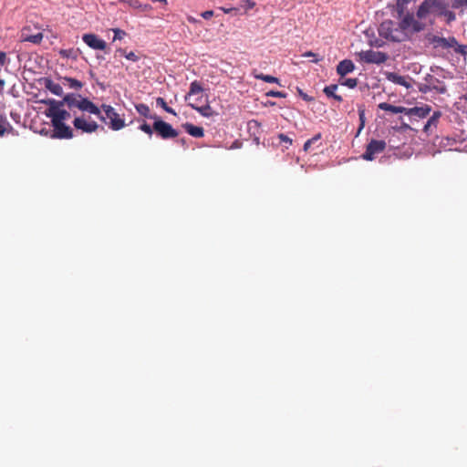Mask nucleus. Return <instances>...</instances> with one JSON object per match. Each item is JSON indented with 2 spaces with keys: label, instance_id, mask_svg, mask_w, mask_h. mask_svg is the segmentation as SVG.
Returning <instances> with one entry per match:
<instances>
[{
  "label": "nucleus",
  "instance_id": "8",
  "mask_svg": "<svg viewBox=\"0 0 467 467\" xmlns=\"http://www.w3.org/2000/svg\"><path fill=\"white\" fill-rule=\"evenodd\" d=\"M360 61L367 64H383L388 59V55L381 51H375L372 49L361 51L358 53Z\"/></svg>",
  "mask_w": 467,
  "mask_h": 467
},
{
  "label": "nucleus",
  "instance_id": "36",
  "mask_svg": "<svg viewBox=\"0 0 467 467\" xmlns=\"http://www.w3.org/2000/svg\"><path fill=\"white\" fill-rule=\"evenodd\" d=\"M140 130L143 132H145L146 134H148L150 137L152 136V132H153V126L150 127L148 123L146 122H143L140 126Z\"/></svg>",
  "mask_w": 467,
  "mask_h": 467
},
{
  "label": "nucleus",
  "instance_id": "16",
  "mask_svg": "<svg viewBox=\"0 0 467 467\" xmlns=\"http://www.w3.org/2000/svg\"><path fill=\"white\" fill-rule=\"evenodd\" d=\"M188 106H190L192 109L198 111L202 116L206 118H210L216 115V112L212 109L207 100L206 103L202 106H198V103H188Z\"/></svg>",
  "mask_w": 467,
  "mask_h": 467
},
{
  "label": "nucleus",
  "instance_id": "24",
  "mask_svg": "<svg viewBox=\"0 0 467 467\" xmlns=\"http://www.w3.org/2000/svg\"><path fill=\"white\" fill-rule=\"evenodd\" d=\"M429 84L431 86L432 89H435L440 94H443L447 91L446 86L433 77L429 80Z\"/></svg>",
  "mask_w": 467,
  "mask_h": 467
},
{
  "label": "nucleus",
  "instance_id": "9",
  "mask_svg": "<svg viewBox=\"0 0 467 467\" xmlns=\"http://www.w3.org/2000/svg\"><path fill=\"white\" fill-rule=\"evenodd\" d=\"M385 140H371L367 145L365 152L362 154V158L366 161H373L376 155L381 153L386 149Z\"/></svg>",
  "mask_w": 467,
  "mask_h": 467
},
{
  "label": "nucleus",
  "instance_id": "22",
  "mask_svg": "<svg viewBox=\"0 0 467 467\" xmlns=\"http://www.w3.org/2000/svg\"><path fill=\"white\" fill-rule=\"evenodd\" d=\"M45 87L54 95L61 96L63 94L62 86L58 83L54 82L51 79H46Z\"/></svg>",
  "mask_w": 467,
  "mask_h": 467
},
{
  "label": "nucleus",
  "instance_id": "5",
  "mask_svg": "<svg viewBox=\"0 0 467 467\" xmlns=\"http://www.w3.org/2000/svg\"><path fill=\"white\" fill-rule=\"evenodd\" d=\"M102 109L105 112V119H109L108 125L113 130H119L125 127V120L120 118L119 114L117 113L115 109L110 105L103 104L101 106Z\"/></svg>",
  "mask_w": 467,
  "mask_h": 467
},
{
  "label": "nucleus",
  "instance_id": "38",
  "mask_svg": "<svg viewBox=\"0 0 467 467\" xmlns=\"http://www.w3.org/2000/svg\"><path fill=\"white\" fill-rule=\"evenodd\" d=\"M341 84L344 86H347L349 88H354L358 85V79L357 78H347Z\"/></svg>",
  "mask_w": 467,
  "mask_h": 467
},
{
  "label": "nucleus",
  "instance_id": "17",
  "mask_svg": "<svg viewBox=\"0 0 467 467\" xmlns=\"http://www.w3.org/2000/svg\"><path fill=\"white\" fill-rule=\"evenodd\" d=\"M355 69V65L350 59H344L337 66V73L344 77L348 73H351Z\"/></svg>",
  "mask_w": 467,
  "mask_h": 467
},
{
  "label": "nucleus",
  "instance_id": "30",
  "mask_svg": "<svg viewBox=\"0 0 467 467\" xmlns=\"http://www.w3.org/2000/svg\"><path fill=\"white\" fill-rule=\"evenodd\" d=\"M117 52L120 53V55L124 56L127 59L131 60L133 62L139 60V57L133 51L126 52L125 49L119 48L118 49Z\"/></svg>",
  "mask_w": 467,
  "mask_h": 467
},
{
  "label": "nucleus",
  "instance_id": "3",
  "mask_svg": "<svg viewBox=\"0 0 467 467\" xmlns=\"http://www.w3.org/2000/svg\"><path fill=\"white\" fill-rule=\"evenodd\" d=\"M45 104L48 106L46 109V116L49 119H57L60 121H65L70 118V113L66 109H62L63 102L56 100L54 99H49L44 101Z\"/></svg>",
  "mask_w": 467,
  "mask_h": 467
},
{
  "label": "nucleus",
  "instance_id": "34",
  "mask_svg": "<svg viewBox=\"0 0 467 467\" xmlns=\"http://www.w3.org/2000/svg\"><path fill=\"white\" fill-rule=\"evenodd\" d=\"M135 8H140L143 12L150 11L152 6L149 4L142 5L139 1H134L131 5Z\"/></svg>",
  "mask_w": 467,
  "mask_h": 467
},
{
  "label": "nucleus",
  "instance_id": "6",
  "mask_svg": "<svg viewBox=\"0 0 467 467\" xmlns=\"http://www.w3.org/2000/svg\"><path fill=\"white\" fill-rule=\"evenodd\" d=\"M153 119H155L153 130L159 137L163 140H168L178 136V131L173 129L171 124L158 119L156 116Z\"/></svg>",
  "mask_w": 467,
  "mask_h": 467
},
{
  "label": "nucleus",
  "instance_id": "2",
  "mask_svg": "<svg viewBox=\"0 0 467 467\" xmlns=\"http://www.w3.org/2000/svg\"><path fill=\"white\" fill-rule=\"evenodd\" d=\"M380 36L394 42H402L407 40V35L402 33L399 24L392 20L383 21L379 27Z\"/></svg>",
  "mask_w": 467,
  "mask_h": 467
},
{
  "label": "nucleus",
  "instance_id": "46",
  "mask_svg": "<svg viewBox=\"0 0 467 467\" xmlns=\"http://www.w3.org/2000/svg\"><path fill=\"white\" fill-rule=\"evenodd\" d=\"M224 14H229L231 13L232 11L234 10H236V8L234 7H231V8H225V7H221L220 8Z\"/></svg>",
  "mask_w": 467,
  "mask_h": 467
},
{
  "label": "nucleus",
  "instance_id": "21",
  "mask_svg": "<svg viewBox=\"0 0 467 467\" xmlns=\"http://www.w3.org/2000/svg\"><path fill=\"white\" fill-rule=\"evenodd\" d=\"M379 108L382 110L389 111L394 114H398V113L406 114V111H407V108H404L401 106H394V105L389 104L387 102L379 103Z\"/></svg>",
  "mask_w": 467,
  "mask_h": 467
},
{
  "label": "nucleus",
  "instance_id": "26",
  "mask_svg": "<svg viewBox=\"0 0 467 467\" xmlns=\"http://www.w3.org/2000/svg\"><path fill=\"white\" fill-rule=\"evenodd\" d=\"M64 82L70 88H73V89H80L83 87V83L82 82H80L79 80H78L76 78H73L66 77V78H64Z\"/></svg>",
  "mask_w": 467,
  "mask_h": 467
},
{
  "label": "nucleus",
  "instance_id": "18",
  "mask_svg": "<svg viewBox=\"0 0 467 467\" xmlns=\"http://www.w3.org/2000/svg\"><path fill=\"white\" fill-rule=\"evenodd\" d=\"M431 112V107L428 105H425L423 107H414L410 109H407L406 115L408 116H415L420 119H423L429 115Z\"/></svg>",
  "mask_w": 467,
  "mask_h": 467
},
{
  "label": "nucleus",
  "instance_id": "12",
  "mask_svg": "<svg viewBox=\"0 0 467 467\" xmlns=\"http://www.w3.org/2000/svg\"><path fill=\"white\" fill-rule=\"evenodd\" d=\"M78 109L98 116L102 121H105L104 116L101 115L100 109L92 101L87 98H80Z\"/></svg>",
  "mask_w": 467,
  "mask_h": 467
},
{
  "label": "nucleus",
  "instance_id": "37",
  "mask_svg": "<svg viewBox=\"0 0 467 467\" xmlns=\"http://www.w3.org/2000/svg\"><path fill=\"white\" fill-rule=\"evenodd\" d=\"M114 37L113 40H121L125 36L126 32L124 30H121L119 28L113 29Z\"/></svg>",
  "mask_w": 467,
  "mask_h": 467
},
{
  "label": "nucleus",
  "instance_id": "55",
  "mask_svg": "<svg viewBox=\"0 0 467 467\" xmlns=\"http://www.w3.org/2000/svg\"><path fill=\"white\" fill-rule=\"evenodd\" d=\"M465 99L467 100V93H466V96H465Z\"/></svg>",
  "mask_w": 467,
  "mask_h": 467
},
{
  "label": "nucleus",
  "instance_id": "44",
  "mask_svg": "<svg viewBox=\"0 0 467 467\" xmlns=\"http://www.w3.org/2000/svg\"><path fill=\"white\" fill-rule=\"evenodd\" d=\"M242 2L245 4L247 9H252L255 5L252 0H242Z\"/></svg>",
  "mask_w": 467,
  "mask_h": 467
},
{
  "label": "nucleus",
  "instance_id": "4",
  "mask_svg": "<svg viewBox=\"0 0 467 467\" xmlns=\"http://www.w3.org/2000/svg\"><path fill=\"white\" fill-rule=\"evenodd\" d=\"M399 26L402 33L407 35V39L414 33L420 32L424 28V25L417 21L410 14H407L399 23Z\"/></svg>",
  "mask_w": 467,
  "mask_h": 467
},
{
  "label": "nucleus",
  "instance_id": "40",
  "mask_svg": "<svg viewBox=\"0 0 467 467\" xmlns=\"http://www.w3.org/2000/svg\"><path fill=\"white\" fill-rule=\"evenodd\" d=\"M278 138H279L281 142H285V143H287L289 145L292 144V140L288 136H286L285 134L280 133L278 135Z\"/></svg>",
  "mask_w": 467,
  "mask_h": 467
},
{
  "label": "nucleus",
  "instance_id": "10",
  "mask_svg": "<svg viewBox=\"0 0 467 467\" xmlns=\"http://www.w3.org/2000/svg\"><path fill=\"white\" fill-rule=\"evenodd\" d=\"M202 91L203 88L201 83L197 80H194L190 85V90L185 96V100L189 101L188 103H198V106L202 101Z\"/></svg>",
  "mask_w": 467,
  "mask_h": 467
},
{
  "label": "nucleus",
  "instance_id": "45",
  "mask_svg": "<svg viewBox=\"0 0 467 467\" xmlns=\"http://www.w3.org/2000/svg\"><path fill=\"white\" fill-rule=\"evenodd\" d=\"M312 144H313V143H312V140H306V141L305 142V144H304V150L307 151V150L310 149V147H311V145H312Z\"/></svg>",
  "mask_w": 467,
  "mask_h": 467
},
{
  "label": "nucleus",
  "instance_id": "53",
  "mask_svg": "<svg viewBox=\"0 0 467 467\" xmlns=\"http://www.w3.org/2000/svg\"><path fill=\"white\" fill-rule=\"evenodd\" d=\"M5 86V81L3 79H0V88H3Z\"/></svg>",
  "mask_w": 467,
  "mask_h": 467
},
{
  "label": "nucleus",
  "instance_id": "29",
  "mask_svg": "<svg viewBox=\"0 0 467 467\" xmlns=\"http://www.w3.org/2000/svg\"><path fill=\"white\" fill-rule=\"evenodd\" d=\"M441 113L440 111H435L432 116L429 119L426 125L424 126V130H427L431 126H436L439 119L441 118Z\"/></svg>",
  "mask_w": 467,
  "mask_h": 467
},
{
  "label": "nucleus",
  "instance_id": "20",
  "mask_svg": "<svg viewBox=\"0 0 467 467\" xmlns=\"http://www.w3.org/2000/svg\"><path fill=\"white\" fill-rule=\"evenodd\" d=\"M82 98L78 94L75 93H69L67 94L62 100H59L60 102H63V105H67L68 108L76 107L78 108V105L79 104V99Z\"/></svg>",
  "mask_w": 467,
  "mask_h": 467
},
{
  "label": "nucleus",
  "instance_id": "51",
  "mask_svg": "<svg viewBox=\"0 0 467 467\" xmlns=\"http://www.w3.org/2000/svg\"><path fill=\"white\" fill-rule=\"evenodd\" d=\"M300 95H301V97H302L305 100H306V101L311 100V99H310L306 94H303V93H302V91H300Z\"/></svg>",
  "mask_w": 467,
  "mask_h": 467
},
{
  "label": "nucleus",
  "instance_id": "47",
  "mask_svg": "<svg viewBox=\"0 0 467 467\" xmlns=\"http://www.w3.org/2000/svg\"><path fill=\"white\" fill-rule=\"evenodd\" d=\"M321 139V134L317 133L313 138H311L309 140H312V143H315L316 141L319 140Z\"/></svg>",
  "mask_w": 467,
  "mask_h": 467
},
{
  "label": "nucleus",
  "instance_id": "25",
  "mask_svg": "<svg viewBox=\"0 0 467 467\" xmlns=\"http://www.w3.org/2000/svg\"><path fill=\"white\" fill-rule=\"evenodd\" d=\"M8 130H12V126L8 122L5 115L0 113V137H3Z\"/></svg>",
  "mask_w": 467,
  "mask_h": 467
},
{
  "label": "nucleus",
  "instance_id": "43",
  "mask_svg": "<svg viewBox=\"0 0 467 467\" xmlns=\"http://www.w3.org/2000/svg\"><path fill=\"white\" fill-rule=\"evenodd\" d=\"M7 56L4 51H0V65L4 66L6 63Z\"/></svg>",
  "mask_w": 467,
  "mask_h": 467
},
{
  "label": "nucleus",
  "instance_id": "42",
  "mask_svg": "<svg viewBox=\"0 0 467 467\" xmlns=\"http://www.w3.org/2000/svg\"><path fill=\"white\" fill-rule=\"evenodd\" d=\"M202 17L204 19H210L213 16V10H207L201 14Z\"/></svg>",
  "mask_w": 467,
  "mask_h": 467
},
{
  "label": "nucleus",
  "instance_id": "35",
  "mask_svg": "<svg viewBox=\"0 0 467 467\" xmlns=\"http://www.w3.org/2000/svg\"><path fill=\"white\" fill-rule=\"evenodd\" d=\"M302 57H313V59H312L313 63H318L319 61L322 60V57H318V56L316 53L312 52V51H306V52L303 53Z\"/></svg>",
  "mask_w": 467,
  "mask_h": 467
},
{
  "label": "nucleus",
  "instance_id": "23",
  "mask_svg": "<svg viewBox=\"0 0 467 467\" xmlns=\"http://www.w3.org/2000/svg\"><path fill=\"white\" fill-rule=\"evenodd\" d=\"M337 89V85L336 84H332V85H329V86H327L324 88L323 91L324 93L329 97V98H333L334 99H336L337 101L338 102H341L343 100L342 97L339 96V95H337L336 94V90Z\"/></svg>",
  "mask_w": 467,
  "mask_h": 467
},
{
  "label": "nucleus",
  "instance_id": "19",
  "mask_svg": "<svg viewBox=\"0 0 467 467\" xmlns=\"http://www.w3.org/2000/svg\"><path fill=\"white\" fill-rule=\"evenodd\" d=\"M188 134L194 138H202L204 136V130L202 127L194 126L192 123H185L182 125Z\"/></svg>",
  "mask_w": 467,
  "mask_h": 467
},
{
  "label": "nucleus",
  "instance_id": "15",
  "mask_svg": "<svg viewBox=\"0 0 467 467\" xmlns=\"http://www.w3.org/2000/svg\"><path fill=\"white\" fill-rule=\"evenodd\" d=\"M30 31L31 29L29 26L23 27L20 36L21 41L39 44L43 39V34L41 32L31 34Z\"/></svg>",
  "mask_w": 467,
  "mask_h": 467
},
{
  "label": "nucleus",
  "instance_id": "49",
  "mask_svg": "<svg viewBox=\"0 0 467 467\" xmlns=\"http://www.w3.org/2000/svg\"><path fill=\"white\" fill-rule=\"evenodd\" d=\"M187 20L189 23H192V24H196L199 22V20H197L196 18L190 16L187 17Z\"/></svg>",
  "mask_w": 467,
  "mask_h": 467
},
{
  "label": "nucleus",
  "instance_id": "1",
  "mask_svg": "<svg viewBox=\"0 0 467 467\" xmlns=\"http://www.w3.org/2000/svg\"><path fill=\"white\" fill-rule=\"evenodd\" d=\"M428 42L433 47V48H441V49H449L452 48L453 51L457 54H461L462 56L467 55V45H461L458 43L455 37L450 36L448 38L441 37L434 35H430L428 37Z\"/></svg>",
  "mask_w": 467,
  "mask_h": 467
},
{
  "label": "nucleus",
  "instance_id": "13",
  "mask_svg": "<svg viewBox=\"0 0 467 467\" xmlns=\"http://www.w3.org/2000/svg\"><path fill=\"white\" fill-rule=\"evenodd\" d=\"M82 40L90 48L95 49V50H104L107 47L106 42L103 39H100L95 34H85L82 36Z\"/></svg>",
  "mask_w": 467,
  "mask_h": 467
},
{
  "label": "nucleus",
  "instance_id": "39",
  "mask_svg": "<svg viewBox=\"0 0 467 467\" xmlns=\"http://www.w3.org/2000/svg\"><path fill=\"white\" fill-rule=\"evenodd\" d=\"M266 96L273 98H285L286 94L282 91L270 90L266 93Z\"/></svg>",
  "mask_w": 467,
  "mask_h": 467
},
{
  "label": "nucleus",
  "instance_id": "33",
  "mask_svg": "<svg viewBox=\"0 0 467 467\" xmlns=\"http://www.w3.org/2000/svg\"><path fill=\"white\" fill-rule=\"evenodd\" d=\"M451 6L455 9H464L467 7V0H451Z\"/></svg>",
  "mask_w": 467,
  "mask_h": 467
},
{
  "label": "nucleus",
  "instance_id": "27",
  "mask_svg": "<svg viewBox=\"0 0 467 467\" xmlns=\"http://www.w3.org/2000/svg\"><path fill=\"white\" fill-rule=\"evenodd\" d=\"M135 109L138 111V113L140 114L141 116L145 117V118H152L150 116V108L148 105L140 103V104L135 105Z\"/></svg>",
  "mask_w": 467,
  "mask_h": 467
},
{
  "label": "nucleus",
  "instance_id": "32",
  "mask_svg": "<svg viewBox=\"0 0 467 467\" xmlns=\"http://www.w3.org/2000/svg\"><path fill=\"white\" fill-rule=\"evenodd\" d=\"M389 80H392L393 82L400 84V85H405L406 81L403 77L399 76L395 73H390L388 78Z\"/></svg>",
  "mask_w": 467,
  "mask_h": 467
},
{
  "label": "nucleus",
  "instance_id": "48",
  "mask_svg": "<svg viewBox=\"0 0 467 467\" xmlns=\"http://www.w3.org/2000/svg\"><path fill=\"white\" fill-rule=\"evenodd\" d=\"M363 118H364V111L363 110H359V119L361 120V126H360V129L363 128L364 126V120H363Z\"/></svg>",
  "mask_w": 467,
  "mask_h": 467
},
{
  "label": "nucleus",
  "instance_id": "52",
  "mask_svg": "<svg viewBox=\"0 0 467 467\" xmlns=\"http://www.w3.org/2000/svg\"><path fill=\"white\" fill-rule=\"evenodd\" d=\"M152 2H161L163 4H167V0H151Z\"/></svg>",
  "mask_w": 467,
  "mask_h": 467
},
{
  "label": "nucleus",
  "instance_id": "7",
  "mask_svg": "<svg viewBox=\"0 0 467 467\" xmlns=\"http://www.w3.org/2000/svg\"><path fill=\"white\" fill-rule=\"evenodd\" d=\"M50 119L53 127V133L51 135V138L59 140H68L73 138V130L69 126L65 124V121H60L54 119Z\"/></svg>",
  "mask_w": 467,
  "mask_h": 467
},
{
  "label": "nucleus",
  "instance_id": "54",
  "mask_svg": "<svg viewBox=\"0 0 467 467\" xmlns=\"http://www.w3.org/2000/svg\"><path fill=\"white\" fill-rule=\"evenodd\" d=\"M403 127H404L405 129H410V126H409L408 124H404V125H403Z\"/></svg>",
  "mask_w": 467,
  "mask_h": 467
},
{
  "label": "nucleus",
  "instance_id": "31",
  "mask_svg": "<svg viewBox=\"0 0 467 467\" xmlns=\"http://www.w3.org/2000/svg\"><path fill=\"white\" fill-rule=\"evenodd\" d=\"M59 54L63 57H72L74 59L77 58V52L73 49V48H69V49H61Z\"/></svg>",
  "mask_w": 467,
  "mask_h": 467
},
{
  "label": "nucleus",
  "instance_id": "28",
  "mask_svg": "<svg viewBox=\"0 0 467 467\" xmlns=\"http://www.w3.org/2000/svg\"><path fill=\"white\" fill-rule=\"evenodd\" d=\"M254 77L256 79H261L267 83H276L279 84V79L275 77L270 76V75H265L263 73L254 74Z\"/></svg>",
  "mask_w": 467,
  "mask_h": 467
},
{
  "label": "nucleus",
  "instance_id": "14",
  "mask_svg": "<svg viewBox=\"0 0 467 467\" xmlns=\"http://www.w3.org/2000/svg\"><path fill=\"white\" fill-rule=\"evenodd\" d=\"M439 6L437 0H424L419 6L417 16L419 18H425L429 14L433 13Z\"/></svg>",
  "mask_w": 467,
  "mask_h": 467
},
{
  "label": "nucleus",
  "instance_id": "11",
  "mask_svg": "<svg viewBox=\"0 0 467 467\" xmlns=\"http://www.w3.org/2000/svg\"><path fill=\"white\" fill-rule=\"evenodd\" d=\"M73 125L77 130L86 133L95 132L99 129V124L96 121H87L84 117L75 118Z\"/></svg>",
  "mask_w": 467,
  "mask_h": 467
},
{
  "label": "nucleus",
  "instance_id": "41",
  "mask_svg": "<svg viewBox=\"0 0 467 467\" xmlns=\"http://www.w3.org/2000/svg\"><path fill=\"white\" fill-rule=\"evenodd\" d=\"M156 103H157V105H158V106H160V107H161V108H162L163 109H165L167 108V106H168V105H167V103H166V101L164 100V99H163V98H161V97H160V98H157V99H156Z\"/></svg>",
  "mask_w": 467,
  "mask_h": 467
},
{
  "label": "nucleus",
  "instance_id": "50",
  "mask_svg": "<svg viewBox=\"0 0 467 467\" xmlns=\"http://www.w3.org/2000/svg\"><path fill=\"white\" fill-rule=\"evenodd\" d=\"M166 112L168 113H171L172 115H176V112L174 111L173 109H171V107L167 106V108L164 109Z\"/></svg>",
  "mask_w": 467,
  "mask_h": 467
}]
</instances>
